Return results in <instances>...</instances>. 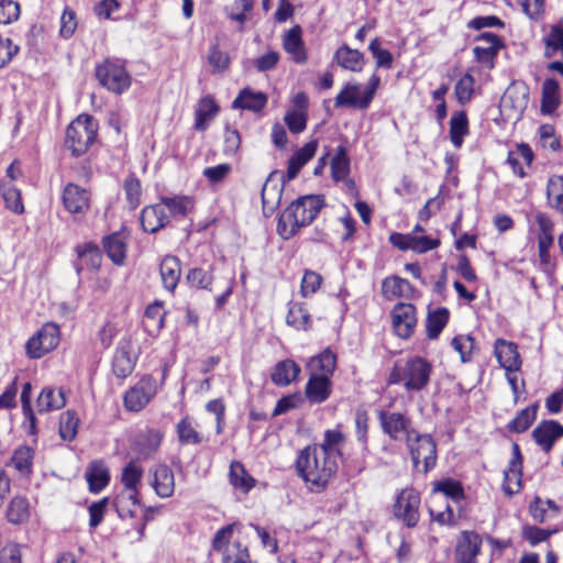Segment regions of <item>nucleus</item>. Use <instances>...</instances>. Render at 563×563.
I'll return each instance as SVG.
<instances>
[{"mask_svg":"<svg viewBox=\"0 0 563 563\" xmlns=\"http://www.w3.org/2000/svg\"><path fill=\"white\" fill-rule=\"evenodd\" d=\"M339 464L329 456L324 449L308 445L301 450L296 460L298 475L309 485L310 490H323L336 474Z\"/></svg>","mask_w":563,"mask_h":563,"instance_id":"nucleus-1","label":"nucleus"},{"mask_svg":"<svg viewBox=\"0 0 563 563\" xmlns=\"http://www.w3.org/2000/svg\"><path fill=\"white\" fill-rule=\"evenodd\" d=\"M323 207L321 196H305L291 202L280 214L277 223L278 234L288 240L300 228L310 224Z\"/></svg>","mask_w":563,"mask_h":563,"instance_id":"nucleus-2","label":"nucleus"},{"mask_svg":"<svg viewBox=\"0 0 563 563\" xmlns=\"http://www.w3.org/2000/svg\"><path fill=\"white\" fill-rule=\"evenodd\" d=\"M433 372L432 364L421 356H412L395 363L388 384L402 385L406 391L413 393L424 389Z\"/></svg>","mask_w":563,"mask_h":563,"instance_id":"nucleus-3","label":"nucleus"},{"mask_svg":"<svg viewBox=\"0 0 563 563\" xmlns=\"http://www.w3.org/2000/svg\"><path fill=\"white\" fill-rule=\"evenodd\" d=\"M97 131L96 120L89 114H80L66 130L65 146L78 157L96 141Z\"/></svg>","mask_w":563,"mask_h":563,"instance_id":"nucleus-4","label":"nucleus"},{"mask_svg":"<svg viewBox=\"0 0 563 563\" xmlns=\"http://www.w3.org/2000/svg\"><path fill=\"white\" fill-rule=\"evenodd\" d=\"M95 73L99 85L115 95H122L131 87L132 77L121 59L106 58L96 66Z\"/></svg>","mask_w":563,"mask_h":563,"instance_id":"nucleus-5","label":"nucleus"},{"mask_svg":"<svg viewBox=\"0 0 563 563\" xmlns=\"http://www.w3.org/2000/svg\"><path fill=\"white\" fill-rule=\"evenodd\" d=\"M234 525H228L217 531L212 540V550L221 554L222 563H246L250 559L247 547L231 541Z\"/></svg>","mask_w":563,"mask_h":563,"instance_id":"nucleus-6","label":"nucleus"},{"mask_svg":"<svg viewBox=\"0 0 563 563\" xmlns=\"http://www.w3.org/2000/svg\"><path fill=\"white\" fill-rule=\"evenodd\" d=\"M420 494L412 487L401 489L393 505V515L406 527L415 528L420 520Z\"/></svg>","mask_w":563,"mask_h":563,"instance_id":"nucleus-7","label":"nucleus"},{"mask_svg":"<svg viewBox=\"0 0 563 563\" xmlns=\"http://www.w3.org/2000/svg\"><path fill=\"white\" fill-rule=\"evenodd\" d=\"M379 82L380 78L376 74H373L368 80V87L363 93H361L358 85H346L335 97V107L367 109Z\"/></svg>","mask_w":563,"mask_h":563,"instance_id":"nucleus-8","label":"nucleus"},{"mask_svg":"<svg viewBox=\"0 0 563 563\" xmlns=\"http://www.w3.org/2000/svg\"><path fill=\"white\" fill-rule=\"evenodd\" d=\"M378 420L383 432L394 441L407 442L417 432L411 419L402 412L380 410Z\"/></svg>","mask_w":563,"mask_h":563,"instance_id":"nucleus-9","label":"nucleus"},{"mask_svg":"<svg viewBox=\"0 0 563 563\" xmlns=\"http://www.w3.org/2000/svg\"><path fill=\"white\" fill-rule=\"evenodd\" d=\"M415 466L423 463V473L431 471L437 462V444L431 435L418 431L406 442Z\"/></svg>","mask_w":563,"mask_h":563,"instance_id":"nucleus-10","label":"nucleus"},{"mask_svg":"<svg viewBox=\"0 0 563 563\" xmlns=\"http://www.w3.org/2000/svg\"><path fill=\"white\" fill-rule=\"evenodd\" d=\"M59 327L54 322L45 323L25 344L26 354L31 358H40L53 351L59 343Z\"/></svg>","mask_w":563,"mask_h":563,"instance_id":"nucleus-11","label":"nucleus"},{"mask_svg":"<svg viewBox=\"0 0 563 563\" xmlns=\"http://www.w3.org/2000/svg\"><path fill=\"white\" fill-rule=\"evenodd\" d=\"M157 383L151 375L143 376L123 397V404L128 411H141L156 395Z\"/></svg>","mask_w":563,"mask_h":563,"instance_id":"nucleus-12","label":"nucleus"},{"mask_svg":"<svg viewBox=\"0 0 563 563\" xmlns=\"http://www.w3.org/2000/svg\"><path fill=\"white\" fill-rule=\"evenodd\" d=\"M390 317L395 333L401 339H409L417 325L416 307L412 303L398 302Z\"/></svg>","mask_w":563,"mask_h":563,"instance_id":"nucleus-13","label":"nucleus"},{"mask_svg":"<svg viewBox=\"0 0 563 563\" xmlns=\"http://www.w3.org/2000/svg\"><path fill=\"white\" fill-rule=\"evenodd\" d=\"M136 355L133 353L131 336H124L120 340L112 360V372L121 379L130 376L136 364Z\"/></svg>","mask_w":563,"mask_h":563,"instance_id":"nucleus-14","label":"nucleus"},{"mask_svg":"<svg viewBox=\"0 0 563 563\" xmlns=\"http://www.w3.org/2000/svg\"><path fill=\"white\" fill-rule=\"evenodd\" d=\"M90 192L76 184L69 183L64 187V208L74 216H85L90 209Z\"/></svg>","mask_w":563,"mask_h":563,"instance_id":"nucleus-15","label":"nucleus"},{"mask_svg":"<svg viewBox=\"0 0 563 563\" xmlns=\"http://www.w3.org/2000/svg\"><path fill=\"white\" fill-rule=\"evenodd\" d=\"M482 537L474 531H462L456 540L454 556L456 563H477Z\"/></svg>","mask_w":563,"mask_h":563,"instance_id":"nucleus-16","label":"nucleus"},{"mask_svg":"<svg viewBox=\"0 0 563 563\" xmlns=\"http://www.w3.org/2000/svg\"><path fill=\"white\" fill-rule=\"evenodd\" d=\"M532 439L545 453H549L555 442L563 438V424L556 420H542L532 431Z\"/></svg>","mask_w":563,"mask_h":563,"instance_id":"nucleus-17","label":"nucleus"},{"mask_svg":"<svg viewBox=\"0 0 563 563\" xmlns=\"http://www.w3.org/2000/svg\"><path fill=\"white\" fill-rule=\"evenodd\" d=\"M522 455L520 448L517 443L512 444V457L509 462L508 467L504 471V492L512 496L517 494L521 488V476H522Z\"/></svg>","mask_w":563,"mask_h":563,"instance_id":"nucleus-18","label":"nucleus"},{"mask_svg":"<svg viewBox=\"0 0 563 563\" xmlns=\"http://www.w3.org/2000/svg\"><path fill=\"white\" fill-rule=\"evenodd\" d=\"M494 353L499 365L506 372L520 371L522 362L516 343L497 339L494 344Z\"/></svg>","mask_w":563,"mask_h":563,"instance_id":"nucleus-19","label":"nucleus"},{"mask_svg":"<svg viewBox=\"0 0 563 563\" xmlns=\"http://www.w3.org/2000/svg\"><path fill=\"white\" fill-rule=\"evenodd\" d=\"M317 148L318 141L312 140L297 150L288 159L287 173L283 176V181L295 179L300 169L314 156Z\"/></svg>","mask_w":563,"mask_h":563,"instance_id":"nucleus-20","label":"nucleus"},{"mask_svg":"<svg viewBox=\"0 0 563 563\" xmlns=\"http://www.w3.org/2000/svg\"><path fill=\"white\" fill-rule=\"evenodd\" d=\"M283 47L295 63L303 64L307 62V52L302 41V29L300 25H295L285 33Z\"/></svg>","mask_w":563,"mask_h":563,"instance_id":"nucleus-21","label":"nucleus"},{"mask_svg":"<svg viewBox=\"0 0 563 563\" xmlns=\"http://www.w3.org/2000/svg\"><path fill=\"white\" fill-rule=\"evenodd\" d=\"M331 388L330 378L312 373L306 384L305 394L311 404H322L330 397Z\"/></svg>","mask_w":563,"mask_h":563,"instance_id":"nucleus-22","label":"nucleus"},{"mask_svg":"<svg viewBox=\"0 0 563 563\" xmlns=\"http://www.w3.org/2000/svg\"><path fill=\"white\" fill-rule=\"evenodd\" d=\"M159 274L163 287L173 294L181 276V264L179 258L174 255H166L161 261Z\"/></svg>","mask_w":563,"mask_h":563,"instance_id":"nucleus-23","label":"nucleus"},{"mask_svg":"<svg viewBox=\"0 0 563 563\" xmlns=\"http://www.w3.org/2000/svg\"><path fill=\"white\" fill-rule=\"evenodd\" d=\"M152 486L161 498L170 497L175 490V477L172 468L165 464L155 466Z\"/></svg>","mask_w":563,"mask_h":563,"instance_id":"nucleus-24","label":"nucleus"},{"mask_svg":"<svg viewBox=\"0 0 563 563\" xmlns=\"http://www.w3.org/2000/svg\"><path fill=\"white\" fill-rule=\"evenodd\" d=\"M169 221L162 203L147 206L141 212V224L145 232L155 233Z\"/></svg>","mask_w":563,"mask_h":563,"instance_id":"nucleus-25","label":"nucleus"},{"mask_svg":"<svg viewBox=\"0 0 563 563\" xmlns=\"http://www.w3.org/2000/svg\"><path fill=\"white\" fill-rule=\"evenodd\" d=\"M300 366L292 360H283L275 364L271 372V379L277 386H288L297 379Z\"/></svg>","mask_w":563,"mask_h":563,"instance_id":"nucleus-26","label":"nucleus"},{"mask_svg":"<svg viewBox=\"0 0 563 563\" xmlns=\"http://www.w3.org/2000/svg\"><path fill=\"white\" fill-rule=\"evenodd\" d=\"M78 261L75 263V268L79 275L85 268L96 271L101 265V253L97 245L86 243L76 247Z\"/></svg>","mask_w":563,"mask_h":563,"instance_id":"nucleus-27","label":"nucleus"},{"mask_svg":"<svg viewBox=\"0 0 563 563\" xmlns=\"http://www.w3.org/2000/svg\"><path fill=\"white\" fill-rule=\"evenodd\" d=\"M267 103V96L261 91H253L244 88L234 99L232 107L234 109H245L254 112L261 111Z\"/></svg>","mask_w":563,"mask_h":563,"instance_id":"nucleus-28","label":"nucleus"},{"mask_svg":"<svg viewBox=\"0 0 563 563\" xmlns=\"http://www.w3.org/2000/svg\"><path fill=\"white\" fill-rule=\"evenodd\" d=\"M534 158L533 152L528 144H519L516 150L509 151L507 157V164L511 167L514 174L518 175L520 178H525L527 176L523 163L527 166H530Z\"/></svg>","mask_w":563,"mask_h":563,"instance_id":"nucleus-29","label":"nucleus"},{"mask_svg":"<svg viewBox=\"0 0 563 563\" xmlns=\"http://www.w3.org/2000/svg\"><path fill=\"white\" fill-rule=\"evenodd\" d=\"M66 405L65 394L62 389L45 387L36 400L40 413L62 409Z\"/></svg>","mask_w":563,"mask_h":563,"instance_id":"nucleus-30","label":"nucleus"},{"mask_svg":"<svg viewBox=\"0 0 563 563\" xmlns=\"http://www.w3.org/2000/svg\"><path fill=\"white\" fill-rule=\"evenodd\" d=\"M35 452L27 445L15 449L10 459V465L23 477H30L33 473Z\"/></svg>","mask_w":563,"mask_h":563,"instance_id":"nucleus-31","label":"nucleus"},{"mask_svg":"<svg viewBox=\"0 0 563 563\" xmlns=\"http://www.w3.org/2000/svg\"><path fill=\"white\" fill-rule=\"evenodd\" d=\"M560 106V86L554 78H548L542 84L541 112L553 114Z\"/></svg>","mask_w":563,"mask_h":563,"instance_id":"nucleus-32","label":"nucleus"},{"mask_svg":"<svg viewBox=\"0 0 563 563\" xmlns=\"http://www.w3.org/2000/svg\"><path fill=\"white\" fill-rule=\"evenodd\" d=\"M450 319V311L445 307L429 310L426 319L427 336L430 340L439 338Z\"/></svg>","mask_w":563,"mask_h":563,"instance_id":"nucleus-33","label":"nucleus"},{"mask_svg":"<svg viewBox=\"0 0 563 563\" xmlns=\"http://www.w3.org/2000/svg\"><path fill=\"white\" fill-rule=\"evenodd\" d=\"M218 112L219 107L211 96L201 98L196 110L195 129L205 131Z\"/></svg>","mask_w":563,"mask_h":563,"instance_id":"nucleus-34","label":"nucleus"},{"mask_svg":"<svg viewBox=\"0 0 563 563\" xmlns=\"http://www.w3.org/2000/svg\"><path fill=\"white\" fill-rule=\"evenodd\" d=\"M350 174V158L347 151L343 145L338 146L335 155L331 161V175L334 181L346 180L350 187L354 186V181L347 179Z\"/></svg>","mask_w":563,"mask_h":563,"instance_id":"nucleus-35","label":"nucleus"},{"mask_svg":"<svg viewBox=\"0 0 563 563\" xmlns=\"http://www.w3.org/2000/svg\"><path fill=\"white\" fill-rule=\"evenodd\" d=\"M468 119L464 110L456 111L450 119V140L454 147L460 148L463 145L464 136L468 134Z\"/></svg>","mask_w":563,"mask_h":563,"instance_id":"nucleus-36","label":"nucleus"},{"mask_svg":"<svg viewBox=\"0 0 563 563\" xmlns=\"http://www.w3.org/2000/svg\"><path fill=\"white\" fill-rule=\"evenodd\" d=\"M86 479L90 492L99 493L109 484V470L102 462H92L86 472Z\"/></svg>","mask_w":563,"mask_h":563,"instance_id":"nucleus-37","label":"nucleus"},{"mask_svg":"<svg viewBox=\"0 0 563 563\" xmlns=\"http://www.w3.org/2000/svg\"><path fill=\"white\" fill-rule=\"evenodd\" d=\"M547 203L548 206L563 216V176L553 175L547 183Z\"/></svg>","mask_w":563,"mask_h":563,"instance_id":"nucleus-38","label":"nucleus"},{"mask_svg":"<svg viewBox=\"0 0 563 563\" xmlns=\"http://www.w3.org/2000/svg\"><path fill=\"white\" fill-rule=\"evenodd\" d=\"M143 477V468L136 461H131L122 471L121 482L125 490L123 493L139 496V487Z\"/></svg>","mask_w":563,"mask_h":563,"instance_id":"nucleus-39","label":"nucleus"},{"mask_svg":"<svg viewBox=\"0 0 563 563\" xmlns=\"http://www.w3.org/2000/svg\"><path fill=\"white\" fill-rule=\"evenodd\" d=\"M286 322L297 330H308L311 327V317L305 303L289 302Z\"/></svg>","mask_w":563,"mask_h":563,"instance_id":"nucleus-40","label":"nucleus"},{"mask_svg":"<svg viewBox=\"0 0 563 563\" xmlns=\"http://www.w3.org/2000/svg\"><path fill=\"white\" fill-rule=\"evenodd\" d=\"M103 249L109 258L121 265L125 258L126 243L120 233H112L103 239Z\"/></svg>","mask_w":563,"mask_h":563,"instance_id":"nucleus-41","label":"nucleus"},{"mask_svg":"<svg viewBox=\"0 0 563 563\" xmlns=\"http://www.w3.org/2000/svg\"><path fill=\"white\" fill-rule=\"evenodd\" d=\"M335 57L338 64L345 69L361 71L363 68L364 55L358 49H352L347 45H343L336 51Z\"/></svg>","mask_w":563,"mask_h":563,"instance_id":"nucleus-42","label":"nucleus"},{"mask_svg":"<svg viewBox=\"0 0 563 563\" xmlns=\"http://www.w3.org/2000/svg\"><path fill=\"white\" fill-rule=\"evenodd\" d=\"M343 443L344 435L342 432L339 430H327L322 443L313 444L312 446L316 449H324L332 460L339 462Z\"/></svg>","mask_w":563,"mask_h":563,"instance_id":"nucleus-43","label":"nucleus"},{"mask_svg":"<svg viewBox=\"0 0 563 563\" xmlns=\"http://www.w3.org/2000/svg\"><path fill=\"white\" fill-rule=\"evenodd\" d=\"M309 367L312 373L320 372L319 375L330 378L336 367V355L327 349L310 360Z\"/></svg>","mask_w":563,"mask_h":563,"instance_id":"nucleus-44","label":"nucleus"},{"mask_svg":"<svg viewBox=\"0 0 563 563\" xmlns=\"http://www.w3.org/2000/svg\"><path fill=\"white\" fill-rule=\"evenodd\" d=\"M278 172L274 170L267 177L262 188V203L264 208L274 209L282 198V187L275 181Z\"/></svg>","mask_w":563,"mask_h":563,"instance_id":"nucleus-45","label":"nucleus"},{"mask_svg":"<svg viewBox=\"0 0 563 563\" xmlns=\"http://www.w3.org/2000/svg\"><path fill=\"white\" fill-rule=\"evenodd\" d=\"M30 518V505L26 498L16 496L11 499L7 509V519L13 525H21Z\"/></svg>","mask_w":563,"mask_h":563,"instance_id":"nucleus-46","label":"nucleus"},{"mask_svg":"<svg viewBox=\"0 0 563 563\" xmlns=\"http://www.w3.org/2000/svg\"><path fill=\"white\" fill-rule=\"evenodd\" d=\"M538 404L529 406L518 412V415L509 421L507 429L512 433H522L527 431L537 418Z\"/></svg>","mask_w":563,"mask_h":563,"instance_id":"nucleus-47","label":"nucleus"},{"mask_svg":"<svg viewBox=\"0 0 563 563\" xmlns=\"http://www.w3.org/2000/svg\"><path fill=\"white\" fill-rule=\"evenodd\" d=\"M409 288L410 283L398 276L386 277L382 283V294L387 300L402 297Z\"/></svg>","mask_w":563,"mask_h":563,"instance_id":"nucleus-48","label":"nucleus"},{"mask_svg":"<svg viewBox=\"0 0 563 563\" xmlns=\"http://www.w3.org/2000/svg\"><path fill=\"white\" fill-rule=\"evenodd\" d=\"M432 494H442L454 501L464 498V489L459 481L453 478H445L434 483Z\"/></svg>","mask_w":563,"mask_h":563,"instance_id":"nucleus-49","label":"nucleus"},{"mask_svg":"<svg viewBox=\"0 0 563 563\" xmlns=\"http://www.w3.org/2000/svg\"><path fill=\"white\" fill-rule=\"evenodd\" d=\"M230 483L243 492H249L254 486V479L247 474L240 462H232L230 465Z\"/></svg>","mask_w":563,"mask_h":563,"instance_id":"nucleus-50","label":"nucleus"},{"mask_svg":"<svg viewBox=\"0 0 563 563\" xmlns=\"http://www.w3.org/2000/svg\"><path fill=\"white\" fill-rule=\"evenodd\" d=\"M139 503V496L121 493L114 499V507L120 518H133L135 517Z\"/></svg>","mask_w":563,"mask_h":563,"instance_id":"nucleus-51","label":"nucleus"},{"mask_svg":"<svg viewBox=\"0 0 563 563\" xmlns=\"http://www.w3.org/2000/svg\"><path fill=\"white\" fill-rule=\"evenodd\" d=\"M79 419L71 410H67L59 418V435L64 441H73L78 432Z\"/></svg>","mask_w":563,"mask_h":563,"instance_id":"nucleus-52","label":"nucleus"},{"mask_svg":"<svg viewBox=\"0 0 563 563\" xmlns=\"http://www.w3.org/2000/svg\"><path fill=\"white\" fill-rule=\"evenodd\" d=\"M123 189L130 209H136L140 206L142 195L140 179L134 174H130L124 180Z\"/></svg>","mask_w":563,"mask_h":563,"instance_id":"nucleus-53","label":"nucleus"},{"mask_svg":"<svg viewBox=\"0 0 563 563\" xmlns=\"http://www.w3.org/2000/svg\"><path fill=\"white\" fill-rule=\"evenodd\" d=\"M475 79L471 74L463 75L454 87V93L460 104L468 103L474 96Z\"/></svg>","mask_w":563,"mask_h":563,"instance_id":"nucleus-54","label":"nucleus"},{"mask_svg":"<svg viewBox=\"0 0 563 563\" xmlns=\"http://www.w3.org/2000/svg\"><path fill=\"white\" fill-rule=\"evenodd\" d=\"M161 202L174 216H186L194 208L192 199L187 196L164 197L161 199Z\"/></svg>","mask_w":563,"mask_h":563,"instance_id":"nucleus-55","label":"nucleus"},{"mask_svg":"<svg viewBox=\"0 0 563 563\" xmlns=\"http://www.w3.org/2000/svg\"><path fill=\"white\" fill-rule=\"evenodd\" d=\"M177 434L183 444H199L202 441L192 421L188 418H184L177 423Z\"/></svg>","mask_w":563,"mask_h":563,"instance_id":"nucleus-56","label":"nucleus"},{"mask_svg":"<svg viewBox=\"0 0 563 563\" xmlns=\"http://www.w3.org/2000/svg\"><path fill=\"white\" fill-rule=\"evenodd\" d=\"M253 5V0H235L230 7L225 8V11L231 20L244 24L247 20L246 13L252 11Z\"/></svg>","mask_w":563,"mask_h":563,"instance_id":"nucleus-57","label":"nucleus"},{"mask_svg":"<svg viewBox=\"0 0 563 563\" xmlns=\"http://www.w3.org/2000/svg\"><path fill=\"white\" fill-rule=\"evenodd\" d=\"M187 283L195 288L198 289H211L210 286L212 284V275L210 272L205 271L200 267H195L190 269L187 274Z\"/></svg>","mask_w":563,"mask_h":563,"instance_id":"nucleus-58","label":"nucleus"},{"mask_svg":"<svg viewBox=\"0 0 563 563\" xmlns=\"http://www.w3.org/2000/svg\"><path fill=\"white\" fill-rule=\"evenodd\" d=\"M373 57L376 59V67L390 69L393 67V54L380 47L379 38H374L368 46Z\"/></svg>","mask_w":563,"mask_h":563,"instance_id":"nucleus-59","label":"nucleus"},{"mask_svg":"<svg viewBox=\"0 0 563 563\" xmlns=\"http://www.w3.org/2000/svg\"><path fill=\"white\" fill-rule=\"evenodd\" d=\"M2 197L8 209L16 214L23 213L24 206L22 203L21 192L14 186H4Z\"/></svg>","mask_w":563,"mask_h":563,"instance_id":"nucleus-60","label":"nucleus"},{"mask_svg":"<svg viewBox=\"0 0 563 563\" xmlns=\"http://www.w3.org/2000/svg\"><path fill=\"white\" fill-rule=\"evenodd\" d=\"M558 530L553 529H542L536 526H527L522 530V537L527 540L532 547L547 541L553 533Z\"/></svg>","mask_w":563,"mask_h":563,"instance_id":"nucleus-61","label":"nucleus"},{"mask_svg":"<svg viewBox=\"0 0 563 563\" xmlns=\"http://www.w3.org/2000/svg\"><path fill=\"white\" fill-rule=\"evenodd\" d=\"M162 438L163 435L158 430H148L140 441L141 454L150 456L155 453L161 445Z\"/></svg>","mask_w":563,"mask_h":563,"instance_id":"nucleus-62","label":"nucleus"},{"mask_svg":"<svg viewBox=\"0 0 563 563\" xmlns=\"http://www.w3.org/2000/svg\"><path fill=\"white\" fill-rule=\"evenodd\" d=\"M322 276L313 271L307 269L301 280L300 292L303 297H308L320 288L322 284Z\"/></svg>","mask_w":563,"mask_h":563,"instance_id":"nucleus-63","label":"nucleus"},{"mask_svg":"<svg viewBox=\"0 0 563 563\" xmlns=\"http://www.w3.org/2000/svg\"><path fill=\"white\" fill-rule=\"evenodd\" d=\"M475 340L471 335H456L452 339V347L460 353L462 362L471 360V352L474 349Z\"/></svg>","mask_w":563,"mask_h":563,"instance_id":"nucleus-64","label":"nucleus"}]
</instances>
